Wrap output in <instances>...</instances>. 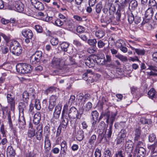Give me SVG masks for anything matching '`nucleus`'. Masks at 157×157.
Returning a JSON list of instances; mask_svg holds the SVG:
<instances>
[{
	"label": "nucleus",
	"instance_id": "f257e3e1",
	"mask_svg": "<svg viewBox=\"0 0 157 157\" xmlns=\"http://www.w3.org/2000/svg\"><path fill=\"white\" fill-rule=\"evenodd\" d=\"M103 14L101 19V22L103 27H105L111 22L114 17L113 15L109 13L108 10L107 8H104L103 9Z\"/></svg>",
	"mask_w": 157,
	"mask_h": 157
},
{
	"label": "nucleus",
	"instance_id": "f03ea898",
	"mask_svg": "<svg viewBox=\"0 0 157 157\" xmlns=\"http://www.w3.org/2000/svg\"><path fill=\"white\" fill-rule=\"evenodd\" d=\"M116 115L117 114L115 113L112 112L110 113L109 111H102L98 118V121H100L103 117H105V119L106 120V122L107 124L110 123V125L113 126Z\"/></svg>",
	"mask_w": 157,
	"mask_h": 157
},
{
	"label": "nucleus",
	"instance_id": "7ed1b4c3",
	"mask_svg": "<svg viewBox=\"0 0 157 157\" xmlns=\"http://www.w3.org/2000/svg\"><path fill=\"white\" fill-rule=\"evenodd\" d=\"M10 50L13 55L19 56L22 52V48L20 44L17 41H12L10 44Z\"/></svg>",
	"mask_w": 157,
	"mask_h": 157
},
{
	"label": "nucleus",
	"instance_id": "20e7f679",
	"mask_svg": "<svg viewBox=\"0 0 157 157\" xmlns=\"http://www.w3.org/2000/svg\"><path fill=\"white\" fill-rule=\"evenodd\" d=\"M16 70L18 73L26 74L30 73L32 70V66L26 63H19L16 66Z\"/></svg>",
	"mask_w": 157,
	"mask_h": 157
},
{
	"label": "nucleus",
	"instance_id": "39448f33",
	"mask_svg": "<svg viewBox=\"0 0 157 157\" xmlns=\"http://www.w3.org/2000/svg\"><path fill=\"white\" fill-rule=\"evenodd\" d=\"M83 114V111H78L75 106H72L68 110L67 116L70 118L80 119Z\"/></svg>",
	"mask_w": 157,
	"mask_h": 157
},
{
	"label": "nucleus",
	"instance_id": "423d86ee",
	"mask_svg": "<svg viewBox=\"0 0 157 157\" xmlns=\"http://www.w3.org/2000/svg\"><path fill=\"white\" fill-rule=\"evenodd\" d=\"M52 66L57 69L62 70L66 65V63L63 59L54 58L51 62Z\"/></svg>",
	"mask_w": 157,
	"mask_h": 157
},
{
	"label": "nucleus",
	"instance_id": "0eeeda50",
	"mask_svg": "<svg viewBox=\"0 0 157 157\" xmlns=\"http://www.w3.org/2000/svg\"><path fill=\"white\" fill-rule=\"evenodd\" d=\"M62 109V105L61 104L58 105L55 108L53 113V117L51 120L52 123L54 124H57L59 123L58 118L59 117Z\"/></svg>",
	"mask_w": 157,
	"mask_h": 157
},
{
	"label": "nucleus",
	"instance_id": "6e6552de",
	"mask_svg": "<svg viewBox=\"0 0 157 157\" xmlns=\"http://www.w3.org/2000/svg\"><path fill=\"white\" fill-rule=\"evenodd\" d=\"M42 56V52L40 51H36L30 58V63L33 64H36L40 61Z\"/></svg>",
	"mask_w": 157,
	"mask_h": 157
},
{
	"label": "nucleus",
	"instance_id": "1a4fd4ad",
	"mask_svg": "<svg viewBox=\"0 0 157 157\" xmlns=\"http://www.w3.org/2000/svg\"><path fill=\"white\" fill-rule=\"evenodd\" d=\"M33 6L36 9L40 10H43L44 9L43 4L38 0H30Z\"/></svg>",
	"mask_w": 157,
	"mask_h": 157
},
{
	"label": "nucleus",
	"instance_id": "9d476101",
	"mask_svg": "<svg viewBox=\"0 0 157 157\" xmlns=\"http://www.w3.org/2000/svg\"><path fill=\"white\" fill-rule=\"evenodd\" d=\"M6 97L8 103L10 105L12 108H14L15 105L14 97L10 92H8Z\"/></svg>",
	"mask_w": 157,
	"mask_h": 157
},
{
	"label": "nucleus",
	"instance_id": "9b49d317",
	"mask_svg": "<svg viewBox=\"0 0 157 157\" xmlns=\"http://www.w3.org/2000/svg\"><path fill=\"white\" fill-rule=\"evenodd\" d=\"M44 149L46 152H48L51 148V144L49 136L45 135L44 136Z\"/></svg>",
	"mask_w": 157,
	"mask_h": 157
},
{
	"label": "nucleus",
	"instance_id": "f8f14e48",
	"mask_svg": "<svg viewBox=\"0 0 157 157\" xmlns=\"http://www.w3.org/2000/svg\"><path fill=\"white\" fill-rule=\"evenodd\" d=\"M135 152H137V157H144L146 152L145 149L143 147H138L137 146L135 149Z\"/></svg>",
	"mask_w": 157,
	"mask_h": 157
},
{
	"label": "nucleus",
	"instance_id": "ddd939ff",
	"mask_svg": "<svg viewBox=\"0 0 157 157\" xmlns=\"http://www.w3.org/2000/svg\"><path fill=\"white\" fill-rule=\"evenodd\" d=\"M75 135L76 139L79 141H81L84 137V132L80 128L78 129L75 132Z\"/></svg>",
	"mask_w": 157,
	"mask_h": 157
},
{
	"label": "nucleus",
	"instance_id": "4468645a",
	"mask_svg": "<svg viewBox=\"0 0 157 157\" xmlns=\"http://www.w3.org/2000/svg\"><path fill=\"white\" fill-rule=\"evenodd\" d=\"M85 62L87 66L90 68L93 67L95 65V62L93 58L88 57L85 60Z\"/></svg>",
	"mask_w": 157,
	"mask_h": 157
},
{
	"label": "nucleus",
	"instance_id": "2eb2a0df",
	"mask_svg": "<svg viewBox=\"0 0 157 157\" xmlns=\"http://www.w3.org/2000/svg\"><path fill=\"white\" fill-rule=\"evenodd\" d=\"M68 117L67 115H62L61 127L63 128H66L67 127L68 122Z\"/></svg>",
	"mask_w": 157,
	"mask_h": 157
},
{
	"label": "nucleus",
	"instance_id": "dca6fc26",
	"mask_svg": "<svg viewBox=\"0 0 157 157\" xmlns=\"http://www.w3.org/2000/svg\"><path fill=\"white\" fill-rule=\"evenodd\" d=\"M21 33L22 35L25 38H32L33 36V34L32 31L29 29L23 30Z\"/></svg>",
	"mask_w": 157,
	"mask_h": 157
},
{
	"label": "nucleus",
	"instance_id": "f3484780",
	"mask_svg": "<svg viewBox=\"0 0 157 157\" xmlns=\"http://www.w3.org/2000/svg\"><path fill=\"white\" fill-rule=\"evenodd\" d=\"M154 13L153 9L151 7L149 8L145 11V17L148 19L152 18Z\"/></svg>",
	"mask_w": 157,
	"mask_h": 157
},
{
	"label": "nucleus",
	"instance_id": "a211bd4d",
	"mask_svg": "<svg viewBox=\"0 0 157 157\" xmlns=\"http://www.w3.org/2000/svg\"><path fill=\"white\" fill-rule=\"evenodd\" d=\"M6 154L7 156H9L10 157H13L15 156L16 154L15 151L12 146H9L8 147Z\"/></svg>",
	"mask_w": 157,
	"mask_h": 157
},
{
	"label": "nucleus",
	"instance_id": "6ab92c4d",
	"mask_svg": "<svg viewBox=\"0 0 157 157\" xmlns=\"http://www.w3.org/2000/svg\"><path fill=\"white\" fill-rule=\"evenodd\" d=\"M148 95L149 98L153 100L157 96V92L153 88L151 89L148 92Z\"/></svg>",
	"mask_w": 157,
	"mask_h": 157
},
{
	"label": "nucleus",
	"instance_id": "aec40b11",
	"mask_svg": "<svg viewBox=\"0 0 157 157\" xmlns=\"http://www.w3.org/2000/svg\"><path fill=\"white\" fill-rule=\"evenodd\" d=\"M15 6L17 10L19 12H21L24 10V6L20 1L16 2Z\"/></svg>",
	"mask_w": 157,
	"mask_h": 157
},
{
	"label": "nucleus",
	"instance_id": "412c9836",
	"mask_svg": "<svg viewBox=\"0 0 157 157\" xmlns=\"http://www.w3.org/2000/svg\"><path fill=\"white\" fill-rule=\"evenodd\" d=\"M135 143H136L140 139L141 135V131L139 128H136L134 132Z\"/></svg>",
	"mask_w": 157,
	"mask_h": 157
},
{
	"label": "nucleus",
	"instance_id": "4be33fe9",
	"mask_svg": "<svg viewBox=\"0 0 157 157\" xmlns=\"http://www.w3.org/2000/svg\"><path fill=\"white\" fill-rule=\"evenodd\" d=\"M41 119V114L39 112L36 113L34 116L33 123L36 124H38L40 122Z\"/></svg>",
	"mask_w": 157,
	"mask_h": 157
},
{
	"label": "nucleus",
	"instance_id": "5701e85b",
	"mask_svg": "<svg viewBox=\"0 0 157 157\" xmlns=\"http://www.w3.org/2000/svg\"><path fill=\"white\" fill-rule=\"evenodd\" d=\"M27 105V102H20L19 104V108L20 112L23 113L24 111L26 110V106Z\"/></svg>",
	"mask_w": 157,
	"mask_h": 157
},
{
	"label": "nucleus",
	"instance_id": "b1692460",
	"mask_svg": "<svg viewBox=\"0 0 157 157\" xmlns=\"http://www.w3.org/2000/svg\"><path fill=\"white\" fill-rule=\"evenodd\" d=\"M69 44L66 42H63L59 45L62 50L65 52L67 51V48L69 46Z\"/></svg>",
	"mask_w": 157,
	"mask_h": 157
},
{
	"label": "nucleus",
	"instance_id": "393cba45",
	"mask_svg": "<svg viewBox=\"0 0 157 157\" xmlns=\"http://www.w3.org/2000/svg\"><path fill=\"white\" fill-rule=\"evenodd\" d=\"M96 36L98 38H102L105 35L104 31L101 29H99L96 31L95 33Z\"/></svg>",
	"mask_w": 157,
	"mask_h": 157
},
{
	"label": "nucleus",
	"instance_id": "a878e982",
	"mask_svg": "<svg viewBox=\"0 0 157 157\" xmlns=\"http://www.w3.org/2000/svg\"><path fill=\"white\" fill-rule=\"evenodd\" d=\"M130 48L132 50H135V52L138 55H142L144 54L145 52L144 49H140L138 48H135L131 46H130Z\"/></svg>",
	"mask_w": 157,
	"mask_h": 157
},
{
	"label": "nucleus",
	"instance_id": "bb28decb",
	"mask_svg": "<svg viewBox=\"0 0 157 157\" xmlns=\"http://www.w3.org/2000/svg\"><path fill=\"white\" fill-rule=\"evenodd\" d=\"M29 94L26 91L23 92L22 94V100L25 102H28L29 99Z\"/></svg>",
	"mask_w": 157,
	"mask_h": 157
},
{
	"label": "nucleus",
	"instance_id": "cd10ccee",
	"mask_svg": "<svg viewBox=\"0 0 157 157\" xmlns=\"http://www.w3.org/2000/svg\"><path fill=\"white\" fill-rule=\"evenodd\" d=\"M138 3L136 0H132L130 2L129 7H131V9L135 10L137 7Z\"/></svg>",
	"mask_w": 157,
	"mask_h": 157
},
{
	"label": "nucleus",
	"instance_id": "c85d7f7f",
	"mask_svg": "<svg viewBox=\"0 0 157 157\" xmlns=\"http://www.w3.org/2000/svg\"><path fill=\"white\" fill-rule=\"evenodd\" d=\"M28 93L30 95H32V96L30 97V98H31L32 101H33V100L36 98L34 89L32 88H30L29 90Z\"/></svg>",
	"mask_w": 157,
	"mask_h": 157
},
{
	"label": "nucleus",
	"instance_id": "c756f323",
	"mask_svg": "<svg viewBox=\"0 0 157 157\" xmlns=\"http://www.w3.org/2000/svg\"><path fill=\"white\" fill-rule=\"evenodd\" d=\"M28 136L29 137L32 138L35 135V130L34 129L31 128L29 129L28 132Z\"/></svg>",
	"mask_w": 157,
	"mask_h": 157
},
{
	"label": "nucleus",
	"instance_id": "7c9ffc66",
	"mask_svg": "<svg viewBox=\"0 0 157 157\" xmlns=\"http://www.w3.org/2000/svg\"><path fill=\"white\" fill-rule=\"evenodd\" d=\"M38 16L40 17L42 20H46L48 15L45 12L44 13L41 12H39L38 13Z\"/></svg>",
	"mask_w": 157,
	"mask_h": 157
},
{
	"label": "nucleus",
	"instance_id": "2f4dec72",
	"mask_svg": "<svg viewBox=\"0 0 157 157\" xmlns=\"http://www.w3.org/2000/svg\"><path fill=\"white\" fill-rule=\"evenodd\" d=\"M96 139V136L95 135H92L90 138L89 141L88 143L89 144L92 145L94 144V142Z\"/></svg>",
	"mask_w": 157,
	"mask_h": 157
},
{
	"label": "nucleus",
	"instance_id": "473e14b6",
	"mask_svg": "<svg viewBox=\"0 0 157 157\" xmlns=\"http://www.w3.org/2000/svg\"><path fill=\"white\" fill-rule=\"evenodd\" d=\"M57 99L56 96L54 95H52L49 99V103L53 105H56Z\"/></svg>",
	"mask_w": 157,
	"mask_h": 157
},
{
	"label": "nucleus",
	"instance_id": "72a5a7b5",
	"mask_svg": "<svg viewBox=\"0 0 157 157\" xmlns=\"http://www.w3.org/2000/svg\"><path fill=\"white\" fill-rule=\"evenodd\" d=\"M66 22V25L70 30L73 29L74 27V24L70 20H67V21L64 20Z\"/></svg>",
	"mask_w": 157,
	"mask_h": 157
},
{
	"label": "nucleus",
	"instance_id": "f704fd0d",
	"mask_svg": "<svg viewBox=\"0 0 157 157\" xmlns=\"http://www.w3.org/2000/svg\"><path fill=\"white\" fill-rule=\"evenodd\" d=\"M113 126L110 125L109 128L107 131L106 137L108 138H110L112 133Z\"/></svg>",
	"mask_w": 157,
	"mask_h": 157
},
{
	"label": "nucleus",
	"instance_id": "c9c22d12",
	"mask_svg": "<svg viewBox=\"0 0 157 157\" xmlns=\"http://www.w3.org/2000/svg\"><path fill=\"white\" fill-rule=\"evenodd\" d=\"M53 24L57 26L60 27L63 25V22L59 19L57 18Z\"/></svg>",
	"mask_w": 157,
	"mask_h": 157
},
{
	"label": "nucleus",
	"instance_id": "e433bc0d",
	"mask_svg": "<svg viewBox=\"0 0 157 157\" xmlns=\"http://www.w3.org/2000/svg\"><path fill=\"white\" fill-rule=\"evenodd\" d=\"M33 100H34L35 108L38 110H40L41 108V106L39 100L35 98V99Z\"/></svg>",
	"mask_w": 157,
	"mask_h": 157
},
{
	"label": "nucleus",
	"instance_id": "4c0bfd02",
	"mask_svg": "<svg viewBox=\"0 0 157 157\" xmlns=\"http://www.w3.org/2000/svg\"><path fill=\"white\" fill-rule=\"evenodd\" d=\"M115 57L122 61L126 62L128 60L126 56H124L120 54H118L116 55Z\"/></svg>",
	"mask_w": 157,
	"mask_h": 157
},
{
	"label": "nucleus",
	"instance_id": "58836bf2",
	"mask_svg": "<svg viewBox=\"0 0 157 157\" xmlns=\"http://www.w3.org/2000/svg\"><path fill=\"white\" fill-rule=\"evenodd\" d=\"M99 116V113L96 110L92 111L91 114V118L98 119Z\"/></svg>",
	"mask_w": 157,
	"mask_h": 157
},
{
	"label": "nucleus",
	"instance_id": "ea45409f",
	"mask_svg": "<svg viewBox=\"0 0 157 157\" xmlns=\"http://www.w3.org/2000/svg\"><path fill=\"white\" fill-rule=\"evenodd\" d=\"M68 105L67 104H65L63 106V109L62 110V115H67L68 114Z\"/></svg>",
	"mask_w": 157,
	"mask_h": 157
},
{
	"label": "nucleus",
	"instance_id": "a19ab883",
	"mask_svg": "<svg viewBox=\"0 0 157 157\" xmlns=\"http://www.w3.org/2000/svg\"><path fill=\"white\" fill-rule=\"evenodd\" d=\"M115 157H124V150H119L115 154Z\"/></svg>",
	"mask_w": 157,
	"mask_h": 157
},
{
	"label": "nucleus",
	"instance_id": "79ce46f5",
	"mask_svg": "<svg viewBox=\"0 0 157 157\" xmlns=\"http://www.w3.org/2000/svg\"><path fill=\"white\" fill-rule=\"evenodd\" d=\"M97 41L95 39H89L88 40V44L90 46H95Z\"/></svg>",
	"mask_w": 157,
	"mask_h": 157
},
{
	"label": "nucleus",
	"instance_id": "37998d69",
	"mask_svg": "<svg viewBox=\"0 0 157 157\" xmlns=\"http://www.w3.org/2000/svg\"><path fill=\"white\" fill-rule=\"evenodd\" d=\"M50 42L52 45L56 46L58 44L59 40L58 38L53 37L51 39Z\"/></svg>",
	"mask_w": 157,
	"mask_h": 157
},
{
	"label": "nucleus",
	"instance_id": "c03bdc74",
	"mask_svg": "<svg viewBox=\"0 0 157 157\" xmlns=\"http://www.w3.org/2000/svg\"><path fill=\"white\" fill-rule=\"evenodd\" d=\"M102 5L101 4L98 3L96 6L95 8L96 12L98 14H99L102 8Z\"/></svg>",
	"mask_w": 157,
	"mask_h": 157
},
{
	"label": "nucleus",
	"instance_id": "a18cd8bd",
	"mask_svg": "<svg viewBox=\"0 0 157 157\" xmlns=\"http://www.w3.org/2000/svg\"><path fill=\"white\" fill-rule=\"evenodd\" d=\"M105 58H97V59L96 60V63L99 64H105Z\"/></svg>",
	"mask_w": 157,
	"mask_h": 157
},
{
	"label": "nucleus",
	"instance_id": "49530a36",
	"mask_svg": "<svg viewBox=\"0 0 157 157\" xmlns=\"http://www.w3.org/2000/svg\"><path fill=\"white\" fill-rule=\"evenodd\" d=\"M8 117L7 119L8 120V123L9 124V126L11 128H12L13 124L12 122V121L11 117L10 112H9L8 113Z\"/></svg>",
	"mask_w": 157,
	"mask_h": 157
},
{
	"label": "nucleus",
	"instance_id": "de8ad7c7",
	"mask_svg": "<svg viewBox=\"0 0 157 157\" xmlns=\"http://www.w3.org/2000/svg\"><path fill=\"white\" fill-rule=\"evenodd\" d=\"M127 134V132L125 129H121L120 131L119 134V136L125 138Z\"/></svg>",
	"mask_w": 157,
	"mask_h": 157
},
{
	"label": "nucleus",
	"instance_id": "09e8293b",
	"mask_svg": "<svg viewBox=\"0 0 157 157\" xmlns=\"http://www.w3.org/2000/svg\"><path fill=\"white\" fill-rule=\"evenodd\" d=\"M124 138L120 136H118L117 139V144H122L124 142Z\"/></svg>",
	"mask_w": 157,
	"mask_h": 157
},
{
	"label": "nucleus",
	"instance_id": "8fccbe9b",
	"mask_svg": "<svg viewBox=\"0 0 157 157\" xmlns=\"http://www.w3.org/2000/svg\"><path fill=\"white\" fill-rule=\"evenodd\" d=\"M92 106V103L90 102H88L86 105L85 110L86 111H88L91 109Z\"/></svg>",
	"mask_w": 157,
	"mask_h": 157
},
{
	"label": "nucleus",
	"instance_id": "3c124183",
	"mask_svg": "<svg viewBox=\"0 0 157 157\" xmlns=\"http://www.w3.org/2000/svg\"><path fill=\"white\" fill-rule=\"evenodd\" d=\"M135 19L134 15L132 13H131L129 14L128 17V20L130 23H132L134 21H135Z\"/></svg>",
	"mask_w": 157,
	"mask_h": 157
},
{
	"label": "nucleus",
	"instance_id": "603ef678",
	"mask_svg": "<svg viewBox=\"0 0 157 157\" xmlns=\"http://www.w3.org/2000/svg\"><path fill=\"white\" fill-rule=\"evenodd\" d=\"M0 131L2 135V136L3 137H6V131L5 130L4 125L3 124H2L1 125L0 127Z\"/></svg>",
	"mask_w": 157,
	"mask_h": 157
},
{
	"label": "nucleus",
	"instance_id": "864d4df0",
	"mask_svg": "<svg viewBox=\"0 0 157 157\" xmlns=\"http://www.w3.org/2000/svg\"><path fill=\"white\" fill-rule=\"evenodd\" d=\"M73 44L77 47H80L83 46V44H82L80 41L76 40H73Z\"/></svg>",
	"mask_w": 157,
	"mask_h": 157
},
{
	"label": "nucleus",
	"instance_id": "5fc2aeb1",
	"mask_svg": "<svg viewBox=\"0 0 157 157\" xmlns=\"http://www.w3.org/2000/svg\"><path fill=\"white\" fill-rule=\"evenodd\" d=\"M156 138V136L153 134H151L149 135L148 140L150 142H152L155 140Z\"/></svg>",
	"mask_w": 157,
	"mask_h": 157
},
{
	"label": "nucleus",
	"instance_id": "6e6d98bb",
	"mask_svg": "<svg viewBox=\"0 0 157 157\" xmlns=\"http://www.w3.org/2000/svg\"><path fill=\"white\" fill-rule=\"evenodd\" d=\"M1 36H2L6 42H8L10 40V37L9 35H6L4 33H2Z\"/></svg>",
	"mask_w": 157,
	"mask_h": 157
},
{
	"label": "nucleus",
	"instance_id": "4d7b16f0",
	"mask_svg": "<svg viewBox=\"0 0 157 157\" xmlns=\"http://www.w3.org/2000/svg\"><path fill=\"white\" fill-rule=\"evenodd\" d=\"M116 10V9L114 6L113 5H111L109 7L108 12H109V13L113 14Z\"/></svg>",
	"mask_w": 157,
	"mask_h": 157
},
{
	"label": "nucleus",
	"instance_id": "13d9d810",
	"mask_svg": "<svg viewBox=\"0 0 157 157\" xmlns=\"http://www.w3.org/2000/svg\"><path fill=\"white\" fill-rule=\"evenodd\" d=\"M117 45L118 46L119 48L122 46H124L125 45V42L122 40H118L117 43Z\"/></svg>",
	"mask_w": 157,
	"mask_h": 157
},
{
	"label": "nucleus",
	"instance_id": "bf43d9fd",
	"mask_svg": "<svg viewBox=\"0 0 157 157\" xmlns=\"http://www.w3.org/2000/svg\"><path fill=\"white\" fill-rule=\"evenodd\" d=\"M101 151L99 149L97 148L95 150L94 153L95 157H101Z\"/></svg>",
	"mask_w": 157,
	"mask_h": 157
},
{
	"label": "nucleus",
	"instance_id": "052dcab7",
	"mask_svg": "<svg viewBox=\"0 0 157 157\" xmlns=\"http://www.w3.org/2000/svg\"><path fill=\"white\" fill-rule=\"evenodd\" d=\"M42 132H36V138L37 140H40L42 138H43Z\"/></svg>",
	"mask_w": 157,
	"mask_h": 157
},
{
	"label": "nucleus",
	"instance_id": "680f3d73",
	"mask_svg": "<svg viewBox=\"0 0 157 157\" xmlns=\"http://www.w3.org/2000/svg\"><path fill=\"white\" fill-rule=\"evenodd\" d=\"M44 132L47 133L45 135L49 136L50 134V129L49 127L47 125L44 128Z\"/></svg>",
	"mask_w": 157,
	"mask_h": 157
},
{
	"label": "nucleus",
	"instance_id": "e2e57ef3",
	"mask_svg": "<svg viewBox=\"0 0 157 157\" xmlns=\"http://www.w3.org/2000/svg\"><path fill=\"white\" fill-rule=\"evenodd\" d=\"M69 62L68 63H66V65H70L74 64L75 63V59L71 57H69Z\"/></svg>",
	"mask_w": 157,
	"mask_h": 157
},
{
	"label": "nucleus",
	"instance_id": "0e129e2a",
	"mask_svg": "<svg viewBox=\"0 0 157 157\" xmlns=\"http://www.w3.org/2000/svg\"><path fill=\"white\" fill-rule=\"evenodd\" d=\"M35 29L37 32L39 33H41L43 31L42 28L40 25H36L35 26Z\"/></svg>",
	"mask_w": 157,
	"mask_h": 157
},
{
	"label": "nucleus",
	"instance_id": "69168bd1",
	"mask_svg": "<svg viewBox=\"0 0 157 157\" xmlns=\"http://www.w3.org/2000/svg\"><path fill=\"white\" fill-rule=\"evenodd\" d=\"M104 157H111V151L109 149H107L104 152Z\"/></svg>",
	"mask_w": 157,
	"mask_h": 157
},
{
	"label": "nucleus",
	"instance_id": "338daca9",
	"mask_svg": "<svg viewBox=\"0 0 157 157\" xmlns=\"http://www.w3.org/2000/svg\"><path fill=\"white\" fill-rule=\"evenodd\" d=\"M85 30L84 28L81 26H78L76 29V31L78 33H81Z\"/></svg>",
	"mask_w": 157,
	"mask_h": 157
},
{
	"label": "nucleus",
	"instance_id": "774afa93",
	"mask_svg": "<svg viewBox=\"0 0 157 157\" xmlns=\"http://www.w3.org/2000/svg\"><path fill=\"white\" fill-rule=\"evenodd\" d=\"M115 3L119 7L122 6H124L123 0H116Z\"/></svg>",
	"mask_w": 157,
	"mask_h": 157
}]
</instances>
